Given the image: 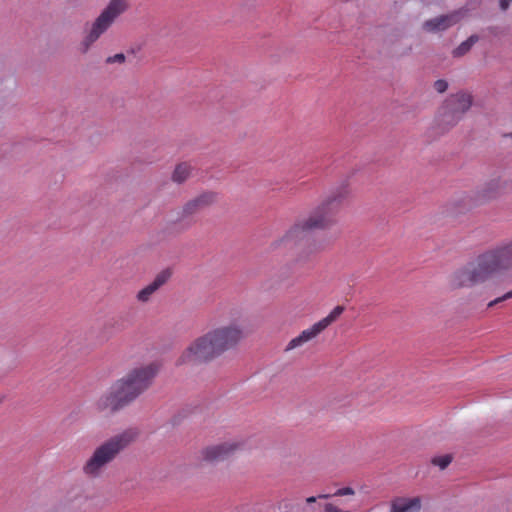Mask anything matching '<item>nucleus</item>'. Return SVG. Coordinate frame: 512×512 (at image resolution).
<instances>
[{"mask_svg": "<svg viewBox=\"0 0 512 512\" xmlns=\"http://www.w3.org/2000/svg\"><path fill=\"white\" fill-rule=\"evenodd\" d=\"M245 337V328L239 322L217 326L193 340L182 352L177 364L195 365L211 362L225 352L235 349Z\"/></svg>", "mask_w": 512, "mask_h": 512, "instance_id": "obj_1", "label": "nucleus"}, {"mask_svg": "<svg viewBox=\"0 0 512 512\" xmlns=\"http://www.w3.org/2000/svg\"><path fill=\"white\" fill-rule=\"evenodd\" d=\"M349 196L347 184L337 186L317 205L307 217L296 222L274 247L292 249L308 238L314 230H325L336 224V215Z\"/></svg>", "mask_w": 512, "mask_h": 512, "instance_id": "obj_2", "label": "nucleus"}, {"mask_svg": "<svg viewBox=\"0 0 512 512\" xmlns=\"http://www.w3.org/2000/svg\"><path fill=\"white\" fill-rule=\"evenodd\" d=\"M512 269V239L503 241L483 253L475 260L454 273L453 282L457 287H471L482 284L496 274Z\"/></svg>", "mask_w": 512, "mask_h": 512, "instance_id": "obj_3", "label": "nucleus"}, {"mask_svg": "<svg viewBox=\"0 0 512 512\" xmlns=\"http://www.w3.org/2000/svg\"><path fill=\"white\" fill-rule=\"evenodd\" d=\"M138 436L135 429H127L104 441L95 448L82 466V473L90 479L100 477L106 467Z\"/></svg>", "mask_w": 512, "mask_h": 512, "instance_id": "obj_4", "label": "nucleus"}, {"mask_svg": "<svg viewBox=\"0 0 512 512\" xmlns=\"http://www.w3.org/2000/svg\"><path fill=\"white\" fill-rule=\"evenodd\" d=\"M158 372V364L148 363L132 368L115 383L131 404L152 386Z\"/></svg>", "mask_w": 512, "mask_h": 512, "instance_id": "obj_5", "label": "nucleus"}, {"mask_svg": "<svg viewBox=\"0 0 512 512\" xmlns=\"http://www.w3.org/2000/svg\"><path fill=\"white\" fill-rule=\"evenodd\" d=\"M126 9V0H111L86 31L83 39L79 43V51L82 54H86L101 35L110 28L116 18Z\"/></svg>", "mask_w": 512, "mask_h": 512, "instance_id": "obj_6", "label": "nucleus"}, {"mask_svg": "<svg viewBox=\"0 0 512 512\" xmlns=\"http://www.w3.org/2000/svg\"><path fill=\"white\" fill-rule=\"evenodd\" d=\"M473 98L466 92L450 95L442 104L437 116V124L442 130H449L457 125L464 114L471 108Z\"/></svg>", "mask_w": 512, "mask_h": 512, "instance_id": "obj_7", "label": "nucleus"}, {"mask_svg": "<svg viewBox=\"0 0 512 512\" xmlns=\"http://www.w3.org/2000/svg\"><path fill=\"white\" fill-rule=\"evenodd\" d=\"M90 496L85 488L79 484H73L64 490L59 501L49 512H86Z\"/></svg>", "mask_w": 512, "mask_h": 512, "instance_id": "obj_8", "label": "nucleus"}, {"mask_svg": "<svg viewBox=\"0 0 512 512\" xmlns=\"http://www.w3.org/2000/svg\"><path fill=\"white\" fill-rule=\"evenodd\" d=\"M130 403L114 382L111 387L97 398L94 409L99 413L114 414Z\"/></svg>", "mask_w": 512, "mask_h": 512, "instance_id": "obj_9", "label": "nucleus"}, {"mask_svg": "<svg viewBox=\"0 0 512 512\" xmlns=\"http://www.w3.org/2000/svg\"><path fill=\"white\" fill-rule=\"evenodd\" d=\"M243 445V442L237 440L210 445L201 450V458L210 463L221 462L241 450Z\"/></svg>", "mask_w": 512, "mask_h": 512, "instance_id": "obj_10", "label": "nucleus"}, {"mask_svg": "<svg viewBox=\"0 0 512 512\" xmlns=\"http://www.w3.org/2000/svg\"><path fill=\"white\" fill-rule=\"evenodd\" d=\"M463 16L464 11L462 10H456L445 15H440L426 20L423 23V29L431 33L445 31L460 22Z\"/></svg>", "mask_w": 512, "mask_h": 512, "instance_id": "obj_11", "label": "nucleus"}, {"mask_svg": "<svg viewBox=\"0 0 512 512\" xmlns=\"http://www.w3.org/2000/svg\"><path fill=\"white\" fill-rule=\"evenodd\" d=\"M217 201V194L214 192H203L187 201L182 208V216L189 217L210 207Z\"/></svg>", "mask_w": 512, "mask_h": 512, "instance_id": "obj_12", "label": "nucleus"}, {"mask_svg": "<svg viewBox=\"0 0 512 512\" xmlns=\"http://www.w3.org/2000/svg\"><path fill=\"white\" fill-rule=\"evenodd\" d=\"M507 188V181L502 178H495L488 181L478 192L479 201H489L500 196Z\"/></svg>", "mask_w": 512, "mask_h": 512, "instance_id": "obj_13", "label": "nucleus"}, {"mask_svg": "<svg viewBox=\"0 0 512 512\" xmlns=\"http://www.w3.org/2000/svg\"><path fill=\"white\" fill-rule=\"evenodd\" d=\"M170 272L165 270L156 275L154 280L142 288L136 295V299L141 303H147L151 297L156 293L170 278Z\"/></svg>", "mask_w": 512, "mask_h": 512, "instance_id": "obj_14", "label": "nucleus"}, {"mask_svg": "<svg viewBox=\"0 0 512 512\" xmlns=\"http://www.w3.org/2000/svg\"><path fill=\"white\" fill-rule=\"evenodd\" d=\"M390 512H419L422 506L420 497H397L391 501Z\"/></svg>", "mask_w": 512, "mask_h": 512, "instance_id": "obj_15", "label": "nucleus"}, {"mask_svg": "<svg viewBox=\"0 0 512 512\" xmlns=\"http://www.w3.org/2000/svg\"><path fill=\"white\" fill-rule=\"evenodd\" d=\"M321 332L322 330L317 325V323L313 324L310 328L303 330L297 337L290 340L286 347V350H292L294 348L304 345L308 341L314 339Z\"/></svg>", "mask_w": 512, "mask_h": 512, "instance_id": "obj_16", "label": "nucleus"}, {"mask_svg": "<svg viewBox=\"0 0 512 512\" xmlns=\"http://www.w3.org/2000/svg\"><path fill=\"white\" fill-rule=\"evenodd\" d=\"M193 167L187 162L178 164L172 174L173 182L177 184L184 183L192 174Z\"/></svg>", "mask_w": 512, "mask_h": 512, "instance_id": "obj_17", "label": "nucleus"}, {"mask_svg": "<svg viewBox=\"0 0 512 512\" xmlns=\"http://www.w3.org/2000/svg\"><path fill=\"white\" fill-rule=\"evenodd\" d=\"M479 40L477 35H471L468 39L463 41L460 45H458L453 51L452 56L454 58H459L466 55L471 48L476 44Z\"/></svg>", "mask_w": 512, "mask_h": 512, "instance_id": "obj_18", "label": "nucleus"}, {"mask_svg": "<svg viewBox=\"0 0 512 512\" xmlns=\"http://www.w3.org/2000/svg\"><path fill=\"white\" fill-rule=\"evenodd\" d=\"M344 307L343 306H336L326 317L321 319L320 321L316 322L317 325L320 327V329L323 331L325 330L329 325H331L333 322H335L338 317L343 313Z\"/></svg>", "mask_w": 512, "mask_h": 512, "instance_id": "obj_19", "label": "nucleus"}, {"mask_svg": "<svg viewBox=\"0 0 512 512\" xmlns=\"http://www.w3.org/2000/svg\"><path fill=\"white\" fill-rule=\"evenodd\" d=\"M451 462L452 456L449 454L436 456L431 460V463L438 466L441 470L445 469Z\"/></svg>", "mask_w": 512, "mask_h": 512, "instance_id": "obj_20", "label": "nucleus"}, {"mask_svg": "<svg viewBox=\"0 0 512 512\" xmlns=\"http://www.w3.org/2000/svg\"><path fill=\"white\" fill-rule=\"evenodd\" d=\"M512 298V289L508 292H506L505 294H503L502 296L498 297V298H495L494 300L490 301L487 305L488 308H492L494 307L495 305H497L498 303H501L503 301H506V300H509Z\"/></svg>", "mask_w": 512, "mask_h": 512, "instance_id": "obj_21", "label": "nucleus"}, {"mask_svg": "<svg viewBox=\"0 0 512 512\" xmlns=\"http://www.w3.org/2000/svg\"><path fill=\"white\" fill-rule=\"evenodd\" d=\"M126 60V57L123 53H117L113 56H109L106 58V63L108 64H114V63H119V64H122L124 63Z\"/></svg>", "mask_w": 512, "mask_h": 512, "instance_id": "obj_22", "label": "nucleus"}, {"mask_svg": "<svg viewBox=\"0 0 512 512\" xmlns=\"http://www.w3.org/2000/svg\"><path fill=\"white\" fill-rule=\"evenodd\" d=\"M434 89L438 93H444L448 89V82L444 79H438L434 82Z\"/></svg>", "mask_w": 512, "mask_h": 512, "instance_id": "obj_23", "label": "nucleus"}, {"mask_svg": "<svg viewBox=\"0 0 512 512\" xmlns=\"http://www.w3.org/2000/svg\"><path fill=\"white\" fill-rule=\"evenodd\" d=\"M355 491L351 487H343L338 489L332 496L334 497H341V496H347V495H354Z\"/></svg>", "mask_w": 512, "mask_h": 512, "instance_id": "obj_24", "label": "nucleus"}, {"mask_svg": "<svg viewBox=\"0 0 512 512\" xmlns=\"http://www.w3.org/2000/svg\"><path fill=\"white\" fill-rule=\"evenodd\" d=\"M324 512H351L349 510H343L334 503H326L323 507Z\"/></svg>", "mask_w": 512, "mask_h": 512, "instance_id": "obj_25", "label": "nucleus"}, {"mask_svg": "<svg viewBox=\"0 0 512 512\" xmlns=\"http://www.w3.org/2000/svg\"><path fill=\"white\" fill-rule=\"evenodd\" d=\"M329 497H331V495H329V494H321L318 497L311 496V497L306 498V503L312 504V503H315L317 499H327Z\"/></svg>", "mask_w": 512, "mask_h": 512, "instance_id": "obj_26", "label": "nucleus"}, {"mask_svg": "<svg viewBox=\"0 0 512 512\" xmlns=\"http://www.w3.org/2000/svg\"><path fill=\"white\" fill-rule=\"evenodd\" d=\"M511 2L512 0H499V8L502 11H507L508 8L510 7Z\"/></svg>", "mask_w": 512, "mask_h": 512, "instance_id": "obj_27", "label": "nucleus"}, {"mask_svg": "<svg viewBox=\"0 0 512 512\" xmlns=\"http://www.w3.org/2000/svg\"><path fill=\"white\" fill-rule=\"evenodd\" d=\"M4 396H0V404L4 401Z\"/></svg>", "mask_w": 512, "mask_h": 512, "instance_id": "obj_28", "label": "nucleus"}]
</instances>
